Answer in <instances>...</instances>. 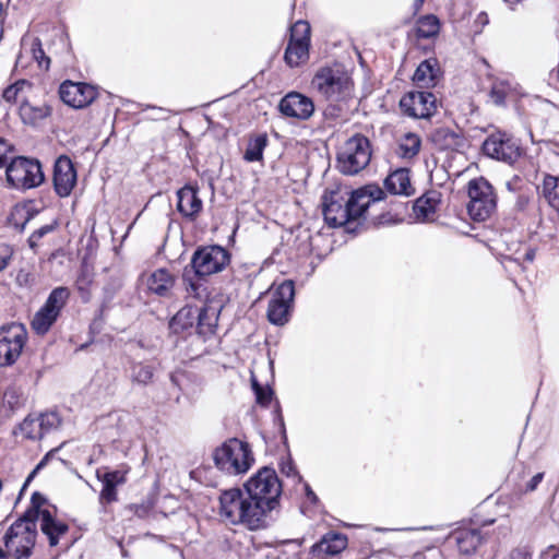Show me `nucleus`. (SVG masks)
Returning a JSON list of instances; mask_svg holds the SVG:
<instances>
[{"label":"nucleus","mask_w":559,"mask_h":559,"mask_svg":"<svg viewBox=\"0 0 559 559\" xmlns=\"http://www.w3.org/2000/svg\"><path fill=\"white\" fill-rule=\"evenodd\" d=\"M425 0H415L416 8H420Z\"/></svg>","instance_id":"bf43d9fd"},{"label":"nucleus","mask_w":559,"mask_h":559,"mask_svg":"<svg viewBox=\"0 0 559 559\" xmlns=\"http://www.w3.org/2000/svg\"><path fill=\"white\" fill-rule=\"evenodd\" d=\"M178 203L177 210L178 212L193 221L195 219L202 211L203 202L198 195V190L192 186H185L177 192Z\"/></svg>","instance_id":"5701e85b"},{"label":"nucleus","mask_w":559,"mask_h":559,"mask_svg":"<svg viewBox=\"0 0 559 559\" xmlns=\"http://www.w3.org/2000/svg\"><path fill=\"white\" fill-rule=\"evenodd\" d=\"M504 1L510 4H514V3H518L520 0H504Z\"/></svg>","instance_id":"0e129e2a"},{"label":"nucleus","mask_w":559,"mask_h":559,"mask_svg":"<svg viewBox=\"0 0 559 559\" xmlns=\"http://www.w3.org/2000/svg\"><path fill=\"white\" fill-rule=\"evenodd\" d=\"M12 152L11 145L4 141L3 139H0V168L3 166H8L9 160V154Z\"/></svg>","instance_id":"a18cd8bd"},{"label":"nucleus","mask_w":559,"mask_h":559,"mask_svg":"<svg viewBox=\"0 0 559 559\" xmlns=\"http://www.w3.org/2000/svg\"><path fill=\"white\" fill-rule=\"evenodd\" d=\"M242 489L266 516L280 506L282 483L271 467L260 468L243 484Z\"/></svg>","instance_id":"7ed1b4c3"},{"label":"nucleus","mask_w":559,"mask_h":559,"mask_svg":"<svg viewBox=\"0 0 559 559\" xmlns=\"http://www.w3.org/2000/svg\"><path fill=\"white\" fill-rule=\"evenodd\" d=\"M7 266V260L0 255V271Z\"/></svg>","instance_id":"4d7b16f0"},{"label":"nucleus","mask_w":559,"mask_h":559,"mask_svg":"<svg viewBox=\"0 0 559 559\" xmlns=\"http://www.w3.org/2000/svg\"><path fill=\"white\" fill-rule=\"evenodd\" d=\"M370 159L369 139L364 134L356 133L338 147L336 164L342 174L356 175L369 165Z\"/></svg>","instance_id":"39448f33"},{"label":"nucleus","mask_w":559,"mask_h":559,"mask_svg":"<svg viewBox=\"0 0 559 559\" xmlns=\"http://www.w3.org/2000/svg\"><path fill=\"white\" fill-rule=\"evenodd\" d=\"M59 95L64 104L73 108H83L97 97V92L90 84L66 81L60 85Z\"/></svg>","instance_id":"a211bd4d"},{"label":"nucleus","mask_w":559,"mask_h":559,"mask_svg":"<svg viewBox=\"0 0 559 559\" xmlns=\"http://www.w3.org/2000/svg\"><path fill=\"white\" fill-rule=\"evenodd\" d=\"M278 109L285 117L307 120L313 115L314 105L312 99L304 94L290 92L281 99Z\"/></svg>","instance_id":"6ab92c4d"},{"label":"nucleus","mask_w":559,"mask_h":559,"mask_svg":"<svg viewBox=\"0 0 559 559\" xmlns=\"http://www.w3.org/2000/svg\"><path fill=\"white\" fill-rule=\"evenodd\" d=\"M542 193L547 203L559 213V178L546 176L543 181Z\"/></svg>","instance_id":"7c9ffc66"},{"label":"nucleus","mask_w":559,"mask_h":559,"mask_svg":"<svg viewBox=\"0 0 559 559\" xmlns=\"http://www.w3.org/2000/svg\"><path fill=\"white\" fill-rule=\"evenodd\" d=\"M0 559H7V554L0 548Z\"/></svg>","instance_id":"052dcab7"},{"label":"nucleus","mask_w":559,"mask_h":559,"mask_svg":"<svg viewBox=\"0 0 559 559\" xmlns=\"http://www.w3.org/2000/svg\"><path fill=\"white\" fill-rule=\"evenodd\" d=\"M3 399L12 408L19 404V396L15 389L5 390Z\"/></svg>","instance_id":"09e8293b"},{"label":"nucleus","mask_w":559,"mask_h":559,"mask_svg":"<svg viewBox=\"0 0 559 559\" xmlns=\"http://www.w3.org/2000/svg\"><path fill=\"white\" fill-rule=\"evenodd\" d=\"M97 478L103 483V489L99 495L100 503H111L117 500V487L124 484L126 476L121 471L96 473Z\"/></svg>","instance_id":"a878e982"},{"label":"nucleus","mask_w":559,"mask_h":559,"mask_svg":"<svg viewBox=\"0 0 559 559\" xmlns=\"http://www.w3.org/2000/svg\"><path fill=\"white\" fill-rule=\"evenodd\" d=\"M43 511H50L45 496L39 492H34L31 499V508L24 516L33 519L35 522L40 520Z\"/></svg>","instance_id":"c9c22d12"},{"label":"nucleus","mask_w":559,"mask_h":559,"mask_svg":"<svg viewBox=\"0 0 559 559\" xmlns=\"http://www.w3.org/2000/svg\"><path fill=\"white\" fill-rule=\"evenodd\" d=\"M535 258V250L534 249H531L528 248L524 254V259L525 261L527 262H532Z\"/></svg>","instance_id":"864d4df0"},{"label":"nucleus","mask_w":559,"mask_h":559,"mask_svg":"<svg viewBox=\"0 0 559 559\" xmlns=\"http://www.w3.org/2000/svg\"><path fill=\"white\" fill-rule=\"evenodd\" d=\"M24 59L35 60L45 70H48L50 66V59L45 55L40 40L32 35L23 36L16 64L24 67Z\"/></svg>","instance_id":"4be33fe9"},{"label":"nucleus","mask_w":559,"mask_h":559,"mask_svg":"<svg viewBox=\"0 0 559 559\" xmlns=\"http://www.w3.org/2000/svg\"><path fill=\"white\" fill-rule=\"evenodd\" d=\"M37 424L38 419L36 418V416H27L20 425V431L23 435V437L33 440L40 439L41 432Z\"/></svg>","instance_id":"e433bc0d"},{"label":"nucleus","mask_w":559,"mask_h":559,"mask_svg":"<svg viewBox=\"0 0 559 559\" xmlns=\"http://www.w3.org/2000/svg\"><path fill=\"white\" fill-rule=\"evenodd\" d=\"M306 492H307V497L312 501V502H316L317 501V496L316 493L310 489V487L308 485H306Z\"/></svg>","instance_id":"6e6d98bb"},{"label":"nucleus","mask_w":559,"mask_h":559,"mask_svg":"<svg viewBox=\"0 0 559 559\" xmlns=\"http://www.w3.org/2000/svg\"><path fill=\"white\" fill-rule=\"evenodd\" d=\"M229 263L228 252L219 246L198 249L191 259V265L198 276H210L224 270Z\"/></svg>","instance_id":"4468645a"},{"label":"nucleus","mask_w":559,"mask_h":559,"mask_svg":"<svg viewBox=\"0 0 559 559\" xmlns=\"http://www.w3.org/2000/svg\"><path fill=\"white\" fill-rule=\"evenodd\" d=\"M467 211L475 221H485L496 209V194L491 185L483 177L468 182Z\"/></svg>","instance_id":"1a4fd4ad"},{"label":"nucleus","mask_w":559,"mask_h":559,"mask_svg":"<svg viewBox=\"0 0 559 559\" xmlns=\"http://www.w3.org/2000/svg\"><path fill=\"white\" fill-rule=\"evenodd\" d=\"M421 145L420 138L415 133H407L400 143V150L403 157L412 158L418 154Z\"/></svg>","instance_id":"f704fd0d"},{"label":"nucleus","mask_w":559,"mask_h":559,"mask_svg":"<svg viewBox=\"0 0 559 559\" xmlns=\"http://www.w3.org/2000/svg\"><path fill=\"white\" fill-rule=\"evenodd\" d=\"M76 185V170L68 156H60L53 167V187L61 198L69 197Z\"/></svg>","instance_id":"aec40b11"},{"label":"nucleus","mask_w":559,"mask_h":559,"mask_svg":"<svg viewBox=\"0 0 559 559\" xmlns=\"http://www.w3.org/2000/svg\"><path fill=\"white\" fill-rule=\"evenodd\" d=\"M179 376H181V373H179V372H174V373H171V374H170V380H171V382H173L175 385H177V386H179V388H180Z\"/></svg>","instance_id":"5fc2aeb1"},{"label":"nucleus","mask_w":559,"mask_h":559,"mask_svg":"<svg viewBox=\"0 0 559 559\" xmlns=\"http://www.w3.org/2000/svg\"><path fill=\"white\" fill-rule=\"evenodd\" d=\"M450 538L455 540L461 554L471 555L481 544L484 536L477 528H460L453 532Z\"/></svg>","instance_id":"bb28decb"},{"label":"nucleus","mask_w":559,"mask_h":559,"mask_svg":"<svg viewBox=\"0 0 559 559\" xmlns=\"http://www.w3.org/2000/svg\"><path fill=\"white\" fill-rule=\"evenodd\" d=\"M270 301L267 307V319L272 324L284 325L288 322L295 296L294 282H273L267 290Z\"/></svg>","instance_id":"9d476101"},{"label":"nucleus","mask_w":559,"mask_h":559,"mask_svg":"<svg viewBox=\"0 0 559 559\" xmlns=\"http://www.w3.org/2000/svg\"><path fill=\"white\" fill-rule=\"evenodd\" d=\"M384 197V191L377 185H367L354 191L336 187L322 197L324 221L331 227L358 221L372 203L383 200Z\"/></svg>","instance_id":"f257e3e1"},{"label":"nucleus","mask_w":559,"mask_h":559,"mask_svg":"<svg viewBox=\"0 0 559 559\" xmlns=\"http://www.w3.org/2000/svg\"><path fill=\"white\" fill-rule=\"evenodd\" d=\"M131 378L133 382L147 384L153 378V369L151 366L136 364L132 367Z\"/></svg>","instance_id":"ea45409f"},{"label":"nucleus","mask_w":559,"mask_h":559,"mask_svg":"<svg viewBox=\"0 0 559 559\" xmlns=\"http://www.w3.org/2000/svg\"><path fill=\"white\" fill-rule=\"evenodd\" d=\"M415 209L419 212V213H423L425 216H427L430 212L433 211V207L432 206H429V207H426L424 204H423V200L421 199H418L415 203Z\"/></svg>","instance_id":"8fccbe9b"},{"label":"nucleus","mask_w":559,"mask_h":559,"mask_svg":"<svg viewBox=\"0 0 559 559\" xmlns=\"http://www.w3.org/2000/svg\"><path fill=\"white\" fill-rule=\"evenodd\" d=\"M507 186H508V188H509L510 190L512 189V185H511V182H508V185H507Z\"/></svg>","instance_id":"69168bd1"},{"label":"nucleus","mask_w":559,"mask_h":559,"mask_svg":"<svg viewBox=\"0 0 559 559\" xmlns=\"http://www.w3.org/2000/svg\"><path fill=\"white\" fill-rule=\"evenodd\" d=\"M267 145V135L259 134L249 140L243 158L247 162H260L263 158V151Z\"/></svg>","instance_id":"2f4dec72"},{"label":"nucleus","mask_w":559,"mask_h":559,"mask_svg":"<svg viewBox=\"0 0 559 559\" xmlns=\"http://www.w3.org/2000/svg\"><path fill=\"white\" fill-rule=\"evenodd\" d=\"M206 282H189L186 290L189 295L202 301H210V294L207 287L204 285Z\"/></svg>","instance_id":"a19ab883"},{"label":"nucleus","mask_w":559,"mask_h":559,"mask_svg":"<svg viewBox=\"0 0 559 559\" xmlns=\"http://www.w3.org/2000/svg\"><path fill=\"white\" fill-rule=\"evenodd\" d=\"M483 151L488 157L509 165L515 164L524 154V148L520 141L501 131L491 133L485 140Z\"/></svg>","instance_id":"9b49d317"},{"label":"nucleus","mask_w":559,"mask_h":559,"mask_svg":"<svg viewBox=\"0 0 559 559\" xmlns=\"http://www.w3.org/2000/svg\"><path fill=\"white\" fill-rule=\"evenodd\" d=\"M146 289L159 297H166L173 287L174 282H144Z\"/></svg>","instance_id":"79ce46f5"},{"label":"nucleus","mask_w":559,"mask_h":559,"mask_svg":"<svg viewBox=\"0 0 559 559\" xmlns=\"http://www.w3.org/2000/svg\"><path fill=\"white\" fill-rule=\"evenodd\" d=\"M32 83L26 80H19L4 88L2 98L7 103H16L19 100L22 103L25 97L32 94Z\"/></svg>","instance_id":"c756f323"},{"label":"nucleus","mask_w":559,"mask_h":559,"mask_svg":"<svg viewBox=\"0 0 559 559\" xmlns=\"http://www.w3.org/2000/svg\"><path fill=\"white\" fill-rule=\"evenodd\" d=\"M385 189L393 194L412 195L414 188L411 183L409 170L400 168L391 173L384 180Z\"/></svg>","instance_id":"cd10ccee"},{"label":"nucleus","mask_w":559,"mask_h":559,"mask_svg":"<svg viewBox=\"0 0 559 559\" xmlns=\"http://www.w3.org/2000/svg\"><path fill=\"white\" fill-rule=\"evenodd\" d=\"M310 25L306 21L296 22L290 28V39L285 51V60L290 67H297L308 59Z\"/></svg>","instance_id":"dca6fc26"},{"label":"nucleus","mask_w":559,"mask_h":559,"mask_svg":"<svg viewBox=\"0 0 559 559\" xmlns=\"http://www.w3.org/2000/svg\"><path fill=\"white\" fill-rule=\"evenodd\" d=\"M40 428L41 437L60 425V417L57 413L50 412L36 416Z\"/></svg>","instance_id":"58836bf2"},{"label":"nucleus","mask_w":559,"mask_h":559,"mask_svg":"<svg viewBox=\"0 0 559 559\" xmlns=\"http://www.w3.org/2000/svg\"><path fill=\"white\" fill-rule=\"evenodd\" d=\"M164 275H165V270L164 269H159V270L155 271L154 273H152L150 280H153V281H156V280H171L170 277L165 278Z\"/></svg>","instance_id":"603ef678"},{"label":"nucleus","mask_w":559,"mask_h":559,"mask_svg":"<svg viewBox=\"0 0 559 559\" xmlns=\"http://www.w3.org/2000/svg\"><path fill=\"white\" fill-rule=\"evenodd\" d=\"M437 61L428 59L423 61L416 69L413 81L421 87H429L435 85L437 79L438 69Z\"/></svg>","instance_id":"c85d7f7f"},{"label":"nucleus","mask_w":559,"mask_h":559,"mask_svg":"<svg viewBox=\"0 0 559 559\" xmlns=\"http://www.w3.org/2000/svg\"><path fill=\"white\" fill-rule=\"evenodd\" d=\"M439 32V21L433 15L421 17L417 23L416 34L419 38H430Z\"/></svg>","instance_id":"72a5a7b5"},{"label":"nucleus","mask_w":559,"mask_h":559,"mask_svg":"<svg viewBox=\"0 0 559 559\" xmlns=\"http://www.w3.org/2000/svg\"><path fill=\"white\" fill-rule=\"evenodd\" d=\"M551 559H559V550L552 554Z\"/></svg>","instance_id":"e2e57ef3"},{"label":"nucleus","mask_w":559,"mask_h":559,"mask_svg":"<svg viewBox=\"0 0 559 559\" xmlns=\"http://www.w3.org/2000/svg\"><path fill=\"white\" fill-rule=\"evenodd\" d=\"M40 526V531L47 537L51 547L59 544L69 531V526L61 520L56 519L50 511H43L40 513V520L37 521Z\"/></svg>","instance_id":"b1692460"},{"label":"nucleus","mask_w":559,"mask_h":559,"mask_svg":"<svg viewBox=\"0 0 559 559\" xmlns=\"http://www.w3.org/2000/svg\"><path fill=\"white\" fill-rule=\"evenodd\" d=\"M27 340L23 324L11 323L0 328V366H11L20 357Z\"/></svg>","instance_id":"ddd939ff"},{"label":"nucleus","mask_w":559,"mask_h":559,"mask_svg":"<svg viewBox=\"0 0 559 559\" xmlns=\"http://www.w3.org/2000/svg\"><path fill=\"white\" fill-rule=\"evenodd\" d=\"M215 465L230 475L246 473L254 462L248 443L233 438L224 442L214 453Z\"/></svg>","instance_id":"423d86ee"},{"label":"nucleus","mask_w":559,"mask_h":559,"mask_svg":"<svg viewBox=\"0 0 559 559\" xmlns=\"http://www.w3.org/2000/svg\"><path fill=\"white\" fill-rule=\"evenodd\" d=\"M36 523L23 516L16 520L3 536L7 552L15 559H25L32 555L36 542Z\"/></svg>","instance_id":"0eeeda50"},{"label":"nucleus","mask_w":559,"mask_h":559,"mask_svg":"<svg viewBox=\"0 0 559 559\" xmlns=\"http://www.w3.org/2000/svg\"><path fill=\"white\" fill-rule=\"evenodd\" d=\"M209 307L202 309L185 307L174 316L170 321V326L177 332L178 330H186L192 326L195 320H198L197 328L200 334L205 335L213 333L215 328L214 321H216V310H213L211 318H209Z\"/></svg>","instance_id":"2eb2a0df"},{"label":"nucleus","mask_w":559,"mask_h":559,"mask_svg":"<svg viewBox=\"0 0 559 559\" xmlns=\"http://www.w3.org/2000/svg\"><path fill=\"white\" fill-rule=\"evenodd\" d=\"M311 84L322 97L331 103L348 99L354 86L350 75L341 66L319 69Z\"/></svg>","instance_id":"20e7f679"},{"label":"nucleus","mask_w":559,"mask_h":559,"mask_svg":"<svg viewBox=\"0 0 559 559\" xmlns=\"http://www.w3.org/2000/svg\"><path fill=\"white\" fill-rule=\"evenodd\" d=\"M437 98L432 93L413 91L405 94L400 100V107L404 115L426 119L436 111Z\"/></svg>","instance_id":"f3484780"},{"label":"nucleus","mask_w":559,"mask_h":559,"mask_svg":"<svg viewBox=\"0 0 559 559\" xmlns=\"http://www.w3.org/2000/svg\"><path fill=\"white\" fill-rule=\"evenodd\" d=\"M283 471H284L287 475H289V474H290V472H293V471H294V468H293L292 466H289V468H287V471H286L285 468H283Z\"/></svg>","instance_id":"680f3d73"},{"label":"nucleus","mask_w":559,"mask_h":559,"mask_svg":"<svg viewBox=\"0 0 559 559\" xmlns=\"http://www.w3.org/2000/svg\"><path fill=\"white\" fill-rule=\"evenodd\" d=\"M56 228V223L44 225L36 230L33 231V234L28 238V243L31 248H35L38 245V241L46 236L47 234L51 233Z\"/></svg>","instance_id":"37998d69"},{"label":"nucleus","mask_w":559,"mask_h":559,"mask_svg":"<svg viewBox=\"0 0 559 559\" xmlns=\"http://www.w3.org/2000/svg\"><path fill=\"white\" fill-rule=\"evenodd\" d=\"M130 510L140 519H145L151 512V508L147 504H133L130 506Z\"/></svg>","instance_id":"de8ad7c7"},{"label":"nucleus","mask_w":559,"mask_h":559,"mask_svg":"<svg viewBox=\"0 0 559 559\" xmlns=\"http://www.w3.org/2000/svg\"><path fill=\"white\" fill-rule=\"evenodd\" d=\"M347 546V538L343 534L329 533L312 546V555L317 559H325V556L340 554Z\"/></svg>","instance_id":"393cba45"},{"label":"nucleus","mask_w":559,"mask_h":559,"mask_svg":"<svg viewBox=\"0 0 559 559\" xmlns=\"http://www.w3.org/2000/svg\"><path fill=\"white\" fill-rule=\"evenodd\" d=\"M218 514L233 525H242L250 531L266 526L267 516L241 488H230L219 495Z\"/></svg>","instance_id":"f03ea898"},{"label":"nucleus","mask_w":559,"mask_h":559,"mask_svg":"<svg viewBox=\"0 0 559 559\" xmlns=\"http://www.w3.org/2000/svg\"><path fill=\"white\" fill-rule=\"evenodd\" d=\"M510 559H530V555L521 549H515L510 554Z\"/></svg>","instance_id":"3c124183"},{"label":"nucleus","mask_w":559,"mask_h":559,"mask_svg":"<svg viewBox=\"0 0 559 559\" xmlns=\"http://www.w3.org/2000/svg\"><path fill=\"white\" fill-rule=\"evenodd\" d=\"M456 140L457 135L449 128H438L431 133V141L441 150L453 147Z\"/></svg>","instance_id":"473e14b6"},{"label":"nucleus","mask_w":559,"mask_h":559,"mask_svg":"<svg viewBox=\"0 0 559 559\" xmlns=\"http://www.w3.org/2000/svg\"><path fill=\"white\" fill-rule=\"evenodd\" d=\"M253 389L255 392L257 402L263 406L269 405L272 400V391L269 389H263L259 386L257 383L253 384Z\"/></svg>","instance_id":"c03bdc74"},{"label":"nucleus","mask_w":559,"mask_h":559,"mask_svg":"<svg viewBox=\"0 0 559 559\" xmlns=\"http://www.w3.org/2000/svg\"><path fill=\"white\" fill-rule=\"evenodd\" d=\"M52 107L48 102H39L29 94L19 106V116L24 124L36 127L50 117Z\"/></svg>","instance_id":"412c9836"},{"label":"nucleus","mask_w":559,"mask_h":559,"mask_svg":"<svg viewBox=\"0 0 559 559\" xmlns=\"http://www.w3.org/2000/svg\"><path fill=\"white\" fill-rule=\"evenodd\" d=\"M46 460H47V456H46V457H45V459H44V460H43V461L37 465V467H36V469H35V471H37V469L41 468V467L45 465Z\"/></svg>","instance_id":"13d9d810"},{"label":"nucleus","mask_w":559,"mask_h":559,"mask_svg":"<svg viewBox=\"0 0 559 559\" xmlns=\"http://www.w3.org/2000/svg\"><path fill=\"white\" fill-rule=\"evenodd\" d=\"M544 478V473H537L525 485L523 492L534 491Z\"/></svg>","instance_id":"49530a36"},{"label":"nucleus","mask_w":559,"mask_h":559,"mask_svg":"<svg viewBox=\"0 0 559 559\" xmlns=\"http://www.w3.org/2000/svg\"><path fill=\"white\" fill-rule=\"evenodd\" d=\"M510 91H511V87L508 82L498 81L492 84V87L489 93V97L495 105L501 106L504 104L506 97L508 96Z\"/></svg>","instance_id":"4c0bfd02"},{"label":"nucleus","mask_w":559,"mask_h":559,"mask_svg":"<svg viewBox=\"0 0 559 559\" xmlns=\"http://www.w3.org/2000/svg\"><path fill=\"white\" fill-rule=\"evenodd\" d=\"M7 182L15 189H31L44 181V173L38 160L14 157L7 166Z\"/></svg>","instance_id":"6e6552de"},{"label":"nucleus","mask_w":559,"mask_h":559,"mask_svg":"<svg viewBox=\"0 0 559 559\" xmlns=\"http://www.w3.org/2000/svg\"><path fill=\"white\" fill-rule=\"evenodd\" d=\"M70 296L67 287H57L48 296L45 305L35 313L32 320V329L38 335L46 334L57 321L61 309L66 306Z\"/></svg>","instance_id":"f8f14e48"}]
</instances>
